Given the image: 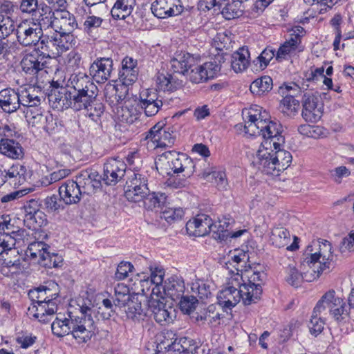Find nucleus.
Masks as SVG:
<instances>
[{"label": "nucleus", "mask_w": 354, "mask_h": 354, "mask_svg": "<svg viewBox=\"0 0 354 354\" xmlns=\"http://www.w3.org/2000/svg\"><path fill=\"white\" fill-rule=\"evenodd\" d=\"M119 116L122 121L131 124L138 118V113L133 106L126 104L121 107Z\"/></svg>", "instance_id": "58"}, {"label": "nucleus", "mask_w": 354, "mask_h": 354, "mask_svg": "<svg viewBox=\"0 0 354 354\" xmlns=\"http://www.w3.org/2000/svg\"><path fill=\"white\" fill-rule=\"evenodd\" d=\"M76 304L80 315L72 312L57 314L51 325L53 333L57 337L72 335L78 344L86 343L95 334L96 326L91 316L93 304L87 297L77 298Z\"/></svg>", "instance_id": "1"}, {"label": "nucleus", "mask_w": 354, "mask_h": 354, "mask_svg": "<svg viewBox=\"0 0 354 354\" xmlns=\"http://www.w3.org/2000/svg\"><path fill=\"white\" fill-rule=\"evenodd\" d=\"M28 233L24 230L12 231L10 233H0V256L5 258V255L17 253L16 245L21 246V241L24 243L25 237Z\"/></svg>", "instance_id": "18"}, {"label": "nucleus", "mask_w": 354, "mask_h": 354, "mask_svg": "<svg viewBox=\"0 0 354 354\" xmlns=\"http://www.w3.org/2000/svg\"><path fill=\"white\" fill-rule=\"evenodd\" d=\"M44 18L41 17L39 23L33 21H24L20 23L17 28V37L19 43L24 46H35L42 38V24Z\"/></svg>", "instance_id": "9"}, {"label": "nucleus", "mask_w": 354, "mask_h": 354, "mask_svg": "<svg viewBox=\"0 0 354 354\" xmlns=\"http://www.w3.org/2000/svg\"><path fill=\"white\" fill-rule=\"evenodd\" d=\"M24 221L25 225L32 230H37L48 223L47 216L41 210L32 214L30 218H24Z\"/></svg>", "instance_id": "52"}, {"label": "nucleus", "mask_w": 354, "mask_h": 354, "mask_svg": "<svg viewBox=\"0 0 354 354\" xmlns=\"http://www.w3.org/2000/svg\"><path fill=\"white\" fill-rule=\"evenodd\" d=\"M0 153L12 160H20L24 156L21 144L12 138L0 139Z\"/></svg>", "instance_id": "33"}, {"label": "nucleus", "mask_w": 354, "mask_h": 354, "mask_svg": "<svg viewBox=\"0 0 354 354\" xmlns=\"http://www.w3.org/2000/svg\"><path fill=\"white\" fill-rule=\"evenodd\" d=\"M250 53L248 48H241L232 55L231 66L238 73L245 71L249 66Z\"/></svg>", "instance_id": "39"}, {"label": "nucleus", "mask_w": 354, "mask_h": 354, "mask_svg": "<svg viewBox=\"0 0 354 354\" xmlns=\"http://www.w3.org/2000/svg\"><path fill=\"white\" fill-rule=\"evenodd\" d=\"M212 227V220L206 214H198L186 224L187 233L191 236H203L209 233Z\"/></svg>", "instance_id": "26"}, {"label": "nucleus", "mask_w": 354, "mask_h": 354, "mask_svg": "<svg viewBox=\"0 0 354 354\" xmlns=\"http://www.w3.org/2000/svg\"><path fill=\"white\" fill-rule=\"evenodd\" d=\"M299 106V101L291 97L283 96L280 103L281 112L288 116L294 115L297 112Z\"/></svg>", "instance_id": "54"}, {"label": "nucleus", "mask_w": 354, "mask_h": 354, "mask_svg": "<svg viewBox=\"0 0 354 354\" xmlns=\"http://www.w3.org/2000/svg\"><path fill=\"white\" fill-rule=\"evenodd\" d=\"M332 249L331 243L326 240L313 241V245L307 248L310 257L304 261L310 269L316 270L319 277L322 272L334 266L335 256Z\"/></svg>", "instance_id": "6"}, {"label": "nucleus", "mask_w": 354, "mask_h": 354, "mask_svg": "<svg viewBox=\"0 0 354 354\" xmlns=\"http://www.w3.org/2000/svg\"><path fill=\"white\" fill-rule=\"evenodd\" d=\"M162 101L159 99L156 91L153 89H144L139 94L138 105H145L154 102Z\"/></svg>", "instance_id": "60"}, {"label": "nucleus", "mask_w": 354, "mask_h": 354, "mask_svg": "<svg viewBox=\"0 0 354 354\" xmlns=\"http://www.w3.org/2000/svg\"><path fill=\"white\" fill-rule=\"evenodd\" d=\"M67 86L73 89L71 92L74 95L75 107L78 109L87 108L97 95V86L84 73L72 74Z\"/></svg>", "instance_id": "5"}, {"label": "nucleus", "mask_w": 354, "mask_h": 354, "mask_svg": "<svg viewBox=\"0 0 354 354\" xmlns=\"http://www.w3.org/2000/svg\"><path fill=\"white\" fill-rule=\"evenodd\" d=\"M39 49L44 55V57H56L60 55L58 46H56V41H55V36L50 37L44 36L40 39Z\"/></svg>", "instance_id": "42"}, {"label": "nucleus", "mask_w": 354, "mask_h": 354, "mask_svg": "<svg viewBox=\"0 0 354 354\" xmlns=\"http://www.w3.org/2000/svg\"><path fill=\"white\" fill-rule=\"evenodd\" d=\"M156 86L160 91L174 92L183 86V81L175 75L158 73L156 77Z\"/></svg>", "instance_id": "35"}, {"label": "nucleus", "mask_w": 354, "mask_h": 354, "mask_svg": "<svg viewBox=\"0 0 354 354\" xmlns=\"http://www.w3.org/2000/svg\"><path fill=\"white\" fill-rule=\"evenodd\" d=\"M35 91L32 88L18 90L20 107H34L40 104V97L34 93Z\"/></svg>", "instance_id": "44"}, {"label": "nucleus", "mask_w": 354, "mask_h": 354, "mask_svg": "<svg viewBox=\"0 0 354 354\" xmlns=\"http://www.w3.org/2000/svg\"><path fill=\"white\" fill-rule=\"evenodd\" d=\"M270 241L272 244L277 248L287 247L288 250H295L299 247L295 243L288 245L290 241L289 232L283 227H275L272 230Z\"/></svg>", "instance_id": "34"}, {"label": "nucleus", "mask_w": 354, "mask_h": 354, "mask_svg": "<svg viewBox=\"0 0 354 354\" xmlns=\"http://www.w3.org/2000/svg\"><path fill=\"white\" fill-rule=\"evenodd\" d=\"M73 96L74 95L71 91L61 86L59 89L56 88L51 91V93L48 95V100L53 109L59 111H62L69 107H72L77 111L81 110L82 109L75 107Z\"/></svg>", "instance_id": "19"}, {"label": "nucleus", "mask_w": 354, "mask_h": 354, "mask_svg": "<svg viewBox=\"0 0 354 354\" xmlns=\"http://www.w3.org/2000/svg\"><path fill=\"white\" fill-rule=\"evenodd\" d=\"M49 15L50 26L56 32H73L77 27L75 17L65 8H55L54 11H50Z\"/></svg>", "instance_id": "10"}, {"label": "nucleus", "mask_w": 354, "mask_h": 354, "mask_svg": "<svg viewBox=\"0 0 354 354\" xmlns=\"http://www.w3.org/2000/svg\"><path fill=\"white\" fill-rule=\"evenodd\" d=\"M236 286L239 288L241 293V299L245 306L256 303L259 299L262 293L261 286L259 284L255 286L242 285L240 281H235Z\"/></svg>", "instance_id": "36"}, {"label": "nucleus", "mask_w": 354, "mask_h": 354, "mask_svg": "<svg viewBox=\"0 0 354 354\" xmlns=\"http://www.w3.org/2000/svg\"><path fill=\"white\" fill-rule=\"evenodd\" d=\"M306 267H308V266L304 261L300 266L301 272H299L294 266H289L287 268V282L292 286L297 287L303 281H312L319 277L315 268H309V270L306 271Z\"/></svg>", "instance_id": "23"}, {"label": "nucleus", "mask_w": 354, "mask_h": 354, "mask_svg": "<svg viewBox=\"0 0 354 354\" xmlns=\"http://www.w3.org/2000/svg\"><path fill=\"white\" fill-rule=\"evenodd\" d=\"M292 160L291 153L279 147L271 150L258 149L252 164L262 173L277 176L290 165Z\"/></svg>", "instance_id": "3"}, {"label": "nucleus", "mask_w": 354, "mask_h": 354, "mask_svg": "<svg viewBox=\"0 0 354 354\" xmlns=\"http://www.w3.org/2000/svg\"><path fill=\"white\" fill-rule=\"evenodd\" d=\"M18 90L6 88L0 91V108L6 113H12L20 109Z\"/></svg>", "instance_id": "31"}, {"label": "nucleus", "mask_w": 354, "mask_h": 354, "mask_svg": "<svg viewBox=\"0 0 354 354\" xmlns=\"http://www.w3.org/2000/svg\"><path fill=\"white\" fill-rule=\"evenodd\" d=\"M221 314L216 310V306L214 305L209 306L207 309L204 310L205 321L207 322V324L214 327L220 324Z\"/></svg>", "instance_id": "59"}, {"label": "nucleus", "mask_w": 354, "mask_h": 354, "mask_svg": "<svg viewBox=\"0 0 354 354\" xmlns=\"http://www.w3.org/2000/svg\"><path fill=\"white\" fill-rule=\"evenodd\" d=\"M353 245L354 230L350 232L348 236L342 239L339 246V250L343 255H346L352 251Z\"/></svg>", "instance_id": "64"}, {"label": "nucleus", "mask_w": 354, "mask_h": 354, "mask_svg": "<svg viewBox=\"0 0 354 354\" xmlns=\"http://www.w3.org/2000/svg\"><path fill=\"white\" fill-rule=\"evenodd\" d=\"M127 165L118 158H110L104 164L102 180L107 185H115L124 176Z\"/></svg>", "instance_id": "12"}, {"label": "nucleus", "mask_w": 354, "mask_h": 354, "mask_svg": "<svg viewBox=\"0 0 354 354\" xmlns=\"http://www.w3.org/2000/svg\"><path fill=\"white\" fill-rule=\"evenodd\" d=\"M250 259L249 254L240 249H236L233 252H230L229 254V260L225 263L227 269L230 272L234 273V271L230 268L232 266L236 271L232 278L234 281H238L240 272H242L246 268V263Z\"/></svg>", "instance_id": "30"}, {"label": "nucleus", "mask_w": 354, "mask_h": 354, "mask_svg": "<svg viewBox=\"0 0 354 354\" xmlns=\"http://www.w3.org/2000/svg\"><path fill=\"white\" fill-rule=\"evenodd\" d=\"M214 178V183L219 190H226L228 187V182L226 178L225 172L223 170L212 171L211 173H204L203 177L206 178L209 176Z\"/></svg>", "instance_id": "57"}, {"label": "nucleus", "mask_w": 354, "mask_h": 354, "mask_svg": "<svg viewBox=\"0 0 354 354\" xmlns=\"http://www.w3.org/2000/svg\"><path fill=\"white\" fill-rule=\"evenodd\" d=\"M183 9L181 0H155L151 5L152 13L159 19L178 16Z\"/></svg>", "instance_id": "15"}, {"label": "nucleus", "mask_w": 354, "mask_h": 354, "mask_svg": "<svg viewBox=\"0 0 354 354\" xmlns=\"http://www.w3.org/2000/svg\"><path fill=\"white\" fill-rule=\"evenodd\" d=\"M148 313L156 322L161 325H167L172 323L176 317V310L171 306L167 307L163 301L152 297L147 301Z\"/></svg>", "instance_id": "11"}, {"label": "nucleus", "mask_w": 354, "mask_h": 354, "mask_svg": "<svg viewBox=\"0 0 354 354\" xmlns=\"http://www.w3.org/2000/svg\"><path fill=\"white\" fill-rule=\"evenodd\" d=\"M219 71L220 66L215 62H209L192 69L187 76L192 82L198 84L214 78Z\"/></svg>", "instance_id": "22"}, {"label": "nucleus", "mask_w": 354, "mask_h": 354, "mask_svg": "<svg viewBox=\"0 0 354 354\" xmlns=\"http://www.w3.org/2000/svg\"><path fill=\"white\" fill-rule=\"evenodd\" d=\"M149 270L151 272L150 279L147 277V279L144 278L143 279H140V283H141V286H145V283L147 285L149 283L161 285L165 276L164 270L156 266H150Z\"/></svg>", "instance_id": "53"}, {"label": "nucleus", "mask_w": 354, "mask_h": 354, "mask_svg": "<svg viewBox=\"0 0 354 354\" xmlns=\"http://www.w3.org/2000/svg\"><path fill=\"white\" fill-rule=\"evenodd\" d=\"M58 299L46 300V302L32 303L28 307L27 314L30 318H35L39 322L47 323L57 310Z\"/></svg>", "instance_id": "14"}, {"label": "nucleus", "mask_w": 354, "mask_h": 354, "mask_svg": "<svg viewBox=\"0 0 354 354\" xmlns=\"http://www.w3.org/2000/svg\"><path fill=\"white\" fill-rule=\"evenodd\" d=\"M317 313H313L308 324L310 333L315 337L322 332L325 325L324 322L320 317H317Z\"/></svg>", "instance_id": "62"}, {"label": "nucleus", "mask_w": 354, "mask_h": 354, "mask_svg": "<svg viewBox=\"0 0 354 354\" xmlns=\"http://www.w3.org/2000/svg\"><path fill=\"white\" fill-rule=\"evenodd\" d=\"M49 246L43 241H34L28 244L26 255L35 260L38 263L45 266H51L52 257H55L54 253H50Z\"/></svg>", "instance_id": "21"}, {"label": "nucleus", "mask_w": 354, "mask_h": 354, "mask_svg": "<svg viewBox=\"0 0 354 354\" xmlns=\"http://www.w3.org/2000/svg\"><path fill=\"white\" fill-rule=\"evenodd\" d=\"M230 283H232V286L223 288L217 295L218 304L225 309H232L241 299L242 295L240 292L239 288L236 286L234 278H232Z\"/></svg>", "instance_id": "24"}, {"label": "nucleus", "mask_w": 354, "mask_h": 354, "mask_svg": "<svg viewBox=\"0 0 354 354\" xmlns=\"http://www.w3.org/2000/svg\"><path fill=\"white\" fill-rule=\"evenodd\" d=\"M192 61V57L189 53H182L171 59V67L174 73L185 75V73H188Z\"/></svg>", "instance_id": "40"}, {"label": "nucleus", "mask_w": 354, "mask_h": 354, "mask_svg": "<svg viewBox=\"0 0 354 354\" xmlns=\"http://www.w3.org/2000/svg\"><path fill=\"white\" fill-rule=\"evenodd\" d=\"M327 308L330 315L337 322L344 320L349 314L344 299L337 297L333 289L328 290L321 297L314 308V313H321Z\"/></svg>", "instance_id": "7"}, {"label": "nucleus", "mask_w": 354, "mask_h": 354, "mask_svg": "<svg viewBox=\"0 0 354 354\" xmlns=\"http://www.w3.org/2000/svg\"><path fill=\"white\" fill-rule=\"evenodd\" d=\"M166 201L167 196L165 193H150L149 192L141 201H143L144 205L147 209H152L155 207H160L163 206L165 204Z\"/></svg>", "instance_id": "50"}, {"label": "nucleus", "mask_w": 354, "mask_h": 354, "mask_svg": "<svg viewBox=\"0 0 354 354\" xmlns=\"http://www.w3.org/2000/svg\"><path fill=\"white\" fill-rule=\"evenodd\" d=\"M272 86V79L266 75L255 80L251 84L250 90L253 94L261 96L271 91Z\"/></svg>", "instance_id": "45"}, {"label": "nucleus", "mask_w": 354, "mask_h": 354, "mask_svg": "<svg viewBox=\"0 0 354 354\" xmlns=\"http://www.w3.org/2000/svg\"><path fill=\"white\" fill-rule=\"evenodd\" d=\"M157 169L170 175L182 174L184 178L178 186L185 185V179L191 177L195 171V164L192 158L182 153L175 151H167L157 156L155 160Z\"/></svg>", "instance_id": "4"}, {"label": "nucleus", "mask_w": 354, "mask_h": 354, "mask_svg": "<svg viewBox=\"0 0 354 354\" xmlns=\"http://www.w3.org/2000/svg\"><path fill=\"white\" fill-rule=\"evenodd\" d=\"M97 310V314L102 319H109L115 312L112 301L109 299H103L101 303H99Z\"/></svg>", "instance_id": "56"}, {"label": "nucleus", "mask_w": 354, "mask_h": 354, "mask_svg": "<svg viewBox=\"0 0 354 354\" xmlns=\"http://www.w3.org/2000/svg\"><path fill=\"white\" fill-rule=\"evenodd\" d=\"M305 30L300 26H295L290 30V38L288 39L279 48L276 53V59L281 61L286 59L295 53L301 43V37L304 35Z\"/></svg>", "instance_id": "17"}, {"label": "nucleus", "mask_w": 354, "mask_h": 354, "mask_svg": "<svg viewBox=\"0 0 354 354\" xmlns=\"http://www.w3.org/2000/svg\"><path fill=\"white\" fill-rule=\"evenodd\" d=\"M139 69L136 59L126 56L122 61V67L119 72L120 82L124 85H133L137 80Z\"/></svg>", "instance_id": "27"}, {"label": "nucleus", "mask_w": 354, "mask_h": 354, "mask_svg": "<svg viewBox=\"0 0 354 354\" xmlns=\"http://www.w3.org/2000/svg\"><path fill=\"white\" fill-rule=\"evenodd\" d=\"M43 57L32 54L26 55L22 59L21 64L23 71L30 75V78L37 80L39 76L46 73V62H42Z\"/></svg>", "instance_id": "25"}, {"label": "nucleus", "mask_w": 354, "mask_h": 354, "mask_svg": "<svg viewBox=\"0 0 354 354\" xmlns=\"http://www.w3.org/2000/svg\"><path fill=\"white\" fill-rule=\"evenodd\" d=\"M15 30V22L10 16L0 14V40L8 37Z\"/></svg>", "instance_id": "55"}, {"label": "nucleus", "mask_w": 354, "mask_h": 354, "mask_svg": "<svg viewBox=\"0 0 354 354\" xmlns=\"http://www.w3.org/2000/svg\"><path fill=\"white\" fill-rule=\"evenodd\" d=\"M184 288L183 281L178 277L172 276L165 281L162 290L165 295L170 297H177L184 292Z\"/></svg>", "instance_id": "43"}, {"label": "nucleus", "mask_w": 354, "mask_h": 354, "mask_svg": "<svg viewBox=\"0 0 354 354\" xmlns=\"http://www.w3.org/2000/svg\"><path fill=\"white\" fill-rule=\"evenodd\" d=\"M308 84L303 82L301 86L295 82L283 84L279 87V93L286 97H291L295 98L300 95L302 93L307 92Z\"/></svg>", "instance_id": "49"}, {"label": "nucleus", "mask_w": 354, "mask_h": 354, "mask_svg": "<svg viewBox=\"0 0 354 354\" xmlns=\"http://www.w3.org/2000/svg\"><path fill=\"white\" fill-rule=\"evenodd\" d=\"M148 175L146 171H131L127 180V189L124 193L129 201L140 202L149 192L147 187Z\"/></svg>", "instance_id": "8"}, {"label": "nucleus", "mask_w": 354, "mask_h": 354, "mask_svg": "<svg viewBox=\"0 0 354 354\" xmlns=\"http://www.w3.org/2000/svg\"><path fill=\"white\" fill-rule=\"evenodd\" d=\"M145 140L151 141L156 145L155 147L164 148L174 144L175 136L163 122H159L146 133Z\"/></svg>", "instance_id": "13"}, {"label": "nucleus", "mask_w": 354, "mask_h": 354, "mask_svg": "<svg viewBox=\"0 0 354 354\" xmlns=\"http://www.w3.org/2000/svg\"><path fill=\"white\" fill-rule=\"evenodd\" d=\"M351 174L350 169L343 165L337 167L330 171L332 180L337 184H340L343 178L348 177Z\"/></svg>", "instance_id": "63"}, {"label": "nucleus", "mask_w": 354, "mask_h": 354, "mask_svg": "<svg viewBox=\"0 0 354 354\" xmlns=\"http://www.w3.org/2000/svg\"><path fill=\"white\" fill-rule=\"evenodd\" d=\"M261 110V107L256 106L250 109L246 113H243L245 118V133L250 136H262L263 140L259 149L271 150V148L283 147L285 138L281 134V125L277 122L263 119Z\"/></svg>", "instance_id": "2"}, {"label": "nucleus", "mask_w": 354, "mask_h": 354, "mask_svg": "<svg viewBox=\"0 0 354 354\" xmlns=\"http://www.w3.org/2000/svg\"><path fill=\"white\" fill-rule=\"evenodd\" d=\"M124 312L129 319L133 320L144 319L148 315V309L147 310L142 308L141 302L138 299H133L126 305Z\"/></svg>", "instance_id": "41"}, {"label": "nucleus", "mask_w": 354, "mask_h": 354, "mask_svg": "<svg viewBox=\"0 0 354 354\" xmlns=\"http://www.w3.org/2000/svg\"><path fill=\"white\" fill-rule=\"evenodd\" d=\"M54 36L60 55L68 50L76 44V39L72 32H57Z\"/></svg>", "instance_id": "47"}, {"label": "nucleus", "mask_w": 354, "mask_h": 354, "mask_svg": "<svg viewBox=\"0 0 354 354\" xmlns=\"http://www.w3.org/2000/svg\"><path fill=\"white\" fill-rule=\"evenodd\" d=\"M136 0H116L111 10L112 17L115 20H123L132 13Z\"/></svg>", "instance_id": "37"}, {"label": "nucleus", "mask_w": 354, "mask_h": 354, "mask_svg": "<svg viewBox=\"0 0 354 354\" xmlns=\"http://www.w3.org/2000/svg\"><path fill=\"white\" fill-rule=\"evenodd\" d=\"M61 198L66 204L77 203L82 194L80 187L74 180H68L59 188Z\"/></svg>", "instance_id": "32"}, {"label": "nucleus", "mask_w": 354, "mask_h": 354, "mask_svg": "<svg viewBox=\"0 0 354 354\" xmlns=\"http://www.w3.org/2000/svg\"><path fill=\"white\" fill-rule=\"evenodd\" d=\"M323 113V104L319 97L311 91L304 93L303 99L302 116L306 121L316 122Z\"/></svg>", "instance_id": "16"}, {"label": "nucleus", "mask_w": 354, "mask_h": 354, "mask_svg": "<svg viewBox=\"0 0 354 354\" xmlns=\"http://www.w3.org/2000/svg\"><path fill=\"white\" fill-rule=\"evenodd\" d=\"M129 93V88L122 82L120 84L108 83L104 89L106 102L115 106L125 99Z\"/></svg>", "instance_id": "29"}, {"label": "nucleus", "mask_w": 354, "mask_h": 354, "mask_svg": "<svg viewBox=\"0 0 354 354\" xmlns=\"http://www.w3.org/2000/svg\"><path fill=\"white\" fill-rule=\"evenodd\" d=\"M98 174L95 171L85 170L76 177V183L80 187L82 194H91L101 185V182L97 178Z\"/></svg>", "instance_id": "28"}, {"label": "nucleus", "mask_w": 354, "mask_h": 354, "mask_svg": "<svg viewBox=\"0 0 354 354\" xmlns=\"http://www.w3.org/2000/svg\"><path fill=\"white\" fill-rule=\"evenodd\" d=\"M113 60L108 57L97 58L90 66L89 73L97 83H104L111 75Z\"/></svg>", "instance_id": "20"}, {"label": "nucleus", "mask_w": 354, "mask_h": 354, "mask_svg": "<svg viewBox=\"0 0 354 354\" xmlns=\"http://www.w3.org/2000/svg\"><path fill=\"white\" fill-rule=\"evenodd\" d=\"M221 2L224 3L220 10H221V14L225 19L231 20L242 15L243 11L240 8L241 3L239 1H230L229 0L224 1V0H222Z\"/></svg>", "instance_id": "46"}, {"label": "nucleus", "mask_w": 354, "mask_h": 354, "mask_svg": "<svg viewBox=\"0 0 354 354\" xmlns=\"http://www.w3.org/2000/svg\"><path fill=\"white\" fill-rule=\"evenodd\" d=\"M114 296L113 302L115 307L126 308L127 303L131 300L129 288L122 283L118 284L115 287Z\"/></svg>", "instance_id": "51"}, {"label": "nucleus", "mask_w": 354, "mask_h": 354, "mask_svg": "<svg viewBox=\"0 0 354 354\" xmlns=\"http://www.w3.org/2000/svg\"><path fill=\"white\" fill-rule=\"evenodd\" d=\"M265 278V274L263 272H255L251 269H244L242 272H240L239 281L241 280L242 285H252L255 286L259 284L261 286Z\"/></svg>", "instance_id": "48"}, {"label": "nucleus", "mask_w": 354, "mask_h": 354, "mask_svg": "<svg viewBox=\"0 0 354 354\" xmlns=\"http://www.w3.org/2000/svg\"><path fill=\"white\" fill-rule=\"evenodd\" d=\"M24 168L19 164L13 165L8 170L0 169V185L10 180V183H21L24 180Z\"/></svg>", "instance_id": "38"}, {"label": "nucleus", "mask_w": 354, "mask_h": 354, "mask_svg": "<svg viewBox=\"0 0 354 354\" xmlns=\"http://www.w3.org/2000/svg\"><path fill=\"white\" fill-rule=\"evenodd\" d=\"M198 303V300L194 296H183L179 303L180 310L186 314H190L193 312Z\"/></svg>", "instance_id": "61"}]
</instances>
